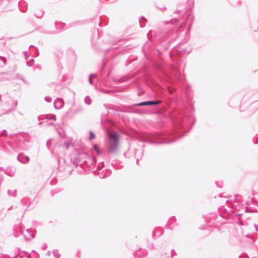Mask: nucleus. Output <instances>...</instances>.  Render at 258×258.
<instances>
[{"label":"nucleus","mask_w":258,"mask_h":258,"mask_svg":"<svg viewBox=\"0 0 258 258\" xmlns=\"http://www.w3.org/2000/svg\"><path fill=\"white\" fill-rule=\"evenodd\" d=\"M91 79H92V78L94 77V76L93 75H91Z\"/></svg>","instance_id":"6"},{"label":"nucleus","mask_w":258,"mask_h":258,"mask_svg":"<svg viewBox=\"0 0 258 258\" xmlns=\"http://www.w3.org/2000/svg\"><path fill=\"white\" fill-rule=\"evenodd\" d=\"M170 93H172V91H169Z\"/></svg>","instance_id":"7"},{"label":"nucleus","mask_w":258,"mask_h":258,"mask_svg":"<svg viewBox=\"0 0 258 258\" xmlns=\"http://www.w3.org/2000/svg\"><path fill=\"white\" fill-rule=\"evenodd\" d=\"M89 82L90 84H92L91 76H90L89 77Z\"/></svg>","instance_id":"5"},{"label":"nucleus","mask_w":258,"mask_h":258,"mask_svg":"<svg viewBox=\"0 0 258 258\" xmlns=\"http://www.w3.org/2000/svg\"><path fill=\"white\" fill-rule=\"evenodd\" d=\"M161 102V101H147L141 103L139 104L140 106L142 105H157Z\"/></svg>","instance_id":"2"},{"label":"nucleus","mask_w":258,"mask_h":258,"mask_svg":"<svg viewBox=\"0 0 258 258\" xmlns=\"http://www.w3.org/2000/svg\"><path fill=\"white\" fill-rule=\"evenodd\" d=\"M108 136L109 137L108 148L110 150H114L117 147L119 138L118 134L116 132H109Z\"/></svg>","instance_id":"1"},{"label":"nucleus","mask_w":258,"mask_h":258,"mask_svg":"<svg viewBox=\"0 0 258 258\" xmlns=\"http://www.w3.org/2000/svg\"><path fill=\"white\" fill-rule=\"evenodd\" d=\"M90 139H93L95 138V136L92 132H90Z\"/></svg>","instance_id":"4"},{"label":"nucleus","mask_w":258,"mask_h":258,"mask_svg":"<svg viewBox=\"0 0 258 258\" xmlns=\"http://www.w3.org/2000/svg\"><path fill=\"white\" fill-rule=\"evenodd\" d=\"M93 148L95 149V150L96 151L97 154L98 155H100V151L98 147L97 146V145H94V146H93Z\"/></svg>","instance_id":"3"}]
</instances>
